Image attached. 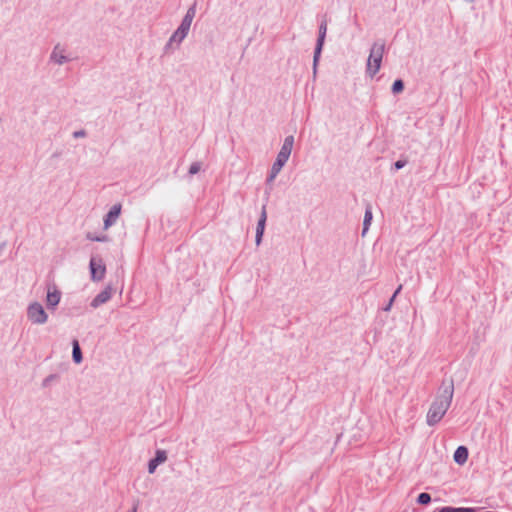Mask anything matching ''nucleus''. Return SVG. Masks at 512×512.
Masks as SVG:
<instances>
[{"label": "nucleus", "instance_id": "obj_10", "mask_svg": "<svg viewBox=\"0 0 512 512\" xmlns=\"http://www.w3.org/2000/svg\"><path fill=\"white\" fill-rule=\"evenodd\" d=\"M167 452L165 450L158 449L155 452V457L152 458L148 463V472L153 474L157 467L167 461Z\"/></svg>", "mask_w": 512, "mask_h": 512}, {"label": "nucleus", "instance_id": "obj_17", "mask_svg": "<svg viewBox=\"0 0 512 512\" xmlns=\"http://www.w3.org/2000/svg\"><path fill=\"white\" fill-rule=\"evenodd\" d=\"M419 504L426 505L431 501V496L428 493H420L417 499Z\"/></svg>", "mask_w": 512, "mask_h": 512}, {"label": "nucleus", "instance_id": "obj_1", "mask_svg": "<svg viewBox=\"0 0 512 512\" xmlns=\"http://www.w3.org/2000/svg\"><path fill=\"white\" fill-rule=\"evenodd\" d=\"M453 394L454 387L452 383L440 387L426 414L428 426H435L443 419L451 405Z\"/></svg>", "mask_w": 512, "mask_h": 512}, {"label": "nucleus", "instance_id": "obj_6", "mask_svg": "<svg viewBox=\"0 0 512 512\" xmlns=\"http://www.w3.org/2000/svg\"><path fill=\"white\" fill-rule=\"evenodd\" d=\"M61 292L56 285L51 284L47 287L46 304L50 309H55L61 300Z\"/></svg>", "mask_w": 512, "mask_h": 512}, {"label": "nucleus", "instance_id": "obj_32", "mask_svg": "<svg viewBox=\"0 0 512 512\" xmlns=\"http://www.w3.org/2000/svg\"><path fill=\"white\" fill-rule=\"evenodd\" d=\"M133 512H136V510L134 509Z\"/></svg>", "mask_w": 512, "mask_h": 512}, {"label": "nucleus", "instance_id": "obj_4", "mask_svg": "<svg viewBox=\"0 0 512 512\" xmlns=\"http://www.w3.org/2000/svg\"><path fill=\"white\" fill-rule=\"evenodd\" d=\"M27 319L35 325H44L48 321V314L43 305L37 301L29 303L27 306Z\"/></svg>", "mask_w": 512, "mask_h": 512}, {"label": "nucleus", "instance_id": "obj_11", "mask_svg": "<svg viewBox=\"0 0 512 512\" xmlns=\"http://www.w3.org/2000/svg\"><path fill=\"white\" fill-rule=\"evenodd\" d=\"M326 31H327V24H326V22H323L319 28V37H318L317 47H316L315 55H314V63L317 62L318 57L321 53L324 39L326 36Z\"/></svg>", "mask_w": 512, "mask_h": 512}, {"label": "nucleus", "instance_id": "obj_24", "mask_svg": "<svg viewBox=\"0 0 512 512\" xmlns=\"http://www.w3.org/2000/svg\"><path fill=\"white\" fill-rule=\"evenodd\" d=\"M192 21H193V19H192V18H190V17H188V16H186V15H185V16L183 17V19H182V21H181V22H183V23H187V24L191 25V24H192Z\"/></svg>", "mask_w": 512, "mask_h": 512}, {"label": "nucleus", "instance_id": "obj_9", "mask_svg": "<svg viewBox=\"0 0 512 512\" xmlns=\"http://www.w3.org/2000/svg\"><path fill=\"white\" fill-rule=\"evenodd\" d=\"M187 37L186 34H184L179 29H176L173 34L170 36L168 42L164 46V51L168 52L170 50H173L175 48H178L182 41Z\"/></svg>", "mask_w": 512, "mask_h": 512}, {"label": "nucleus", "instance_id": "obj_21", "mask_svg": "<svg viewBox=\"0 0 512 512\" xmlns=\"http://www.w3.org/2000/svg\"><path fill=\"white\" fill-rule=\"evenodd\" d=\"M190 27L191 25L187 24V23H183L181 22L179 27L177 29H179L180 31H182L184 34L188 35L189 33V30H190Z\"/></svg>", "mask_w": 512, "mask_h": 512}, {"label": "nucleus", "instance_id": "obj_15", "mask_svg": "<svg viewBox=\"0 0 512 512\" xmlns=\"http://www.w3.org/2000/svg\"><path fill=\"white\" fill-rule=\"evenodd\" d=\"M73 350H72V357L75 363L79 364L82 362V352L79 346V343L77 340H74L73 343Z\"/></svg>", "mask_w": 512, "mask_h": 512}, {"label": "nucleus", "instance_id": "obj_31", "mask_svg": "<svg viewBox=\"0 0 512 512\" xmlns=\"http://www.w3.org/2000/svg\"><path fill=\"white\" fill-rule=\"evenodd\" d=\"M393 301H394V300H392V298H391V299H390V301H389L388 306L385 308V310H386V311H388V310L390 309V307H391V305H392Z\"/></svg>", "mask_w": 512, "mask_h": 512}, {"label": "nucleus", "instance_id": "obj_14", "mask_svg": "<svg viewBox=\"0 0 512 512\" xmlns=\"http://www.w3.org/2000/svg\"><path fill=\"white\" fill-rule=\"evenodd\" d=\"M453 459L459 465L465 464L468 459V449L465 446H459L454 452Z\"/></svg>", "mask_w": 512, "mask_h": 512}, {"label": "nucleus", "instance_id": "obj_30", "mask_svg": "<svg viewBox=\"0 0 512 512\" xmlns=\"http://www.w3.org/2000/svg\"><path fill=\"white\" fill-rule=\"evenodd\" d=\"M367 231H368V226H364V228L362 230V236H365Z\"/></svg>", "mask_w": 512, "mask_h": 512}, {"label": "nucleus", "instance_id": "obj_18", "mask_svg": "<svg viewBox=\"0 0 512 512\" xmlns=\"http://www.w3.org/2000/svg\"><path fill=\"white\" fill-rule=\"evenodd\" d=\"M403 88H404L403 82L401 80H396L392 85V92L394 94H398V93L402 92Z\"/></svg>", "mask_w": 512, "mask_h": 512}, {"label": "nucleus", "instance_id": "obj_16", "mask_svg": "<svg viewBox=\"0 0 512 512\" xmlns=\"http://www.w3.org/2000/svg\"><path fill=\"white\" fill-rule=\"evenodd\" d=\"M437 512H475V508L446 506L442 507Z\"/></svg>", "mask_w": 512, "mask_h": 512}, {"label": "nucleus", "instance_id": "obj_13", "mask_svg": "<svg viewBox=\"0 0 512 512\" xmlns=\"http://www.w3.org/2000/svg\"><path fill=\"white\" fill-rule=\"evenodd\" d=\"M108 227L109 226H103L99 232H95V233L88 232L86 235L87 239H89L91 241H97V242L109 241V237L106 233Z\"/></svg>", "mask_w": 512, "mask_h": 512}, {"label": "nucleus", "instance_id": "obj_2", "mask_svg": "<svg viewBox=\"0 0 512 512\" xmlns=\"http://www.w3.org/2000/svg\"><path fill=\"white\" fill-rule=\"evenodd\" d=\"M294 144V138L293 136H288L285 138L283 145L277 155L276 161L274 162L271 174L269 176V181H272L277 174L281 171L282 167L285 165V163L288 161Z\"/></svg>", "mask_w": 512, "mask_h": 512}, {"label": "nucleus", "instance_id": "obj_29", "mask_svg": "<svg viewBox=\"0 0 512 512\" xmlns=\"http://www.w3.org/2000/svg\"><path fill=\"white\" fill-rule=\"evenodd\" d=\"M266 221V217L265 215L263 214L262 218L258 221V224H264Z\"/></svg>", "mask_w": 512, "mask_h": 512}, {"label": "nucleus", "instance_id": "obj_25", "mask_svg": "<svg viewBox=\"0 0 512 512\" xmlns=\"http://www.w3.org/2000/svg\"><path fill=\"white\" fill-rule=\"evenodd\" d=\"M263 227L264 226H258V239H257L258 244L260 243V239L263 234Z\"/></svg>", "mask_w": 512, "mask_h": 512}, {"label": "nucleus", "instance_id": "obj_20", "mask_svg": "<svg viewBox=\"0 0 512 512\" xmlns=\"http://www.w3.org/2000/svg\"><path fill=\"white\" fill-rule=\"evenodd\" d=\"M185 15L190 17V18H192V19H194L195 15H196V3H194L193 5H191L188 8V10H187Z\"/></svg>", "mask_w": 512, "mask_h": 512}, {"label": "nucleus", "instance_id": "obj_23", "mask_svg": "<svg viewBox=\"0 0 512 512\" xmlns=\"http://www.w3.org/2000/svg\"><path fill=\"white\" fill-rule=\"evenodd\" d=\"M86 136V132L84 130H78L73 133L74 138H82Z\"/></svg>", "mask_w": 512, "mask_h": 512}, {"label": "nucleus", "instance_id": "obj_27", "mask_svg": "<svg viewBox=\"0 0 512 512\" xmlns=\"http://www.w3.org/2000/svg\"><path fill=\"white\" fill-rule=\"evenodd\" d=\"M53 378H54V376H53V375H50L49 377H47V378L44 380L43 385H44V386H45V385H47V383H48L49 381H51Z\"/></svg>", "mask_w": 512, "mask_h": 512}, {"label": "nucleus", "instance_id": "obj_26", "mask_svg": "<svg viewBox=\"0 0 512 512\" xmlns=\"http://www.w3.org/2000/svg\"><path fill=\"white\" fill-rule=\"evenodd\" d=\"M403 166H404V163H403L402 161H397V162L395 163V167H396L397 169H400V168H402Z\"/></svg>", "mask_w": 512, "mask_h": 512}, {"label": "nucleus", "instance_id": "obj_7", "mask_svg": "<svg viewBox=\"0 0 512 512\" xmlns=\"http://www.w3.org/2000/svg\"><path fill=\"white\" fill-rule=\"evenodd\" d=\"M49 59L50 62L57 65H63L72 60L71 57L66 55L65 49L60 44L54 46Z\"/></svg>", "mask_w": 512, "mask_h": 512}, {"label": "nucleus", "instance_id": "obj_12", "mask_svg": "<svg viewBox=\"0 0 512 512\" xmlns=\"http://www.w3.org/2000/svg\"><path fill=\"white\" fill-rule=\"evenodd\" d=\"M121 213V205L115 204L113 205L109 212L106 214V216L103 219V224H113L117 221L119 215Z\"/></svg>", "mask_w": 512, "mask_h": 512}, {"label": "nucleus", "instance_id": "obj_22", "mask_svg": "<svg viewBox=\"0 0 512 512\" xmlns=\"http://www.w3.org/2000/svg\"><path fill=\"white\" fill-rule=\"evenodd\" d=\"M371 221H372V213L370 210H366L363 224H369Z\"/></svg>", "mask_w": 512, "mask_h": 512}, {"label": "nucleus", "instance_id": "obj_5", "mask_svg": "<svg viewBox=\"0 0 512 512\" xmlns=\"http://www.w3.org/2000/svg\"><path fill=\"white\" fill-rule=\"evenodd\" d=\"M91 279L93 281H101L106 273V267L100 257H92L89 263Z\"/></svg>", "mask_w": 512, "mask_h": 512}, {"label": "nucleus", "instance_id": "obj_28", "mask_svg": "<svg viewBox=\"0 0 512 512\" xmlns=\"http://www.w3.org/2000/svg\"><path fill=\"white\" fill-rule=\"evenodd\" d=\"M401 288H402V286H401V285L397 288V290L395 291V293H394V294H393V296H392V300H394V299H395V297L397 296V294L400 292Z\"/></svg>", "mask_w": 512, "mask_h": 512}, {"label": "nucleus", "instance_id": "obj_8", "mask_svg": "<svg viewBox=\"0 0 512 512\" xmlns=\"http://www.w3.org/2000/svg\"><path fill=\"white\" fill-rule=\"evenodd\" d=\"M113 288L111 285L105 287L90 303L91 307L98 308L100 305L108 302L113 295Z\"/></svg>", "mask_w": 512, "mask_h": 512}, {"label": "nucleus", "instance_id": "obj_3", "mask_svg": "<svg viewBox=\"0 0 512 512\" xmlns=\"http://www.w3.org/2000/svg\"><path fill=\"white\" fill-rule=\"evenodd\" d=\"M384 54V44L375 43L371 47L370 55L367 61V73L373 77L380 69Z\"/></svg>", "mask_w": 512, "mask_h": 512}, {"label": "nucleus", "instance_id": "obj_19", "mask_svg": "<svg viewBox=\"0 0 512 512\" xmlns=\"http://www.w3.org/2000/svg\"><path fill=\"white\" fill-rule=\"evenodd\" d=\"M201 169V163L200 162H194L191 164L189 168V174L194 175L197 174Z\"/></svg>", "mask_w": 512, "mask_h": 512}]
</instances>
